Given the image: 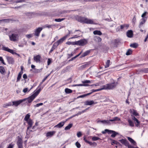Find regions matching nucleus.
<instances>
[{"mask_svg": "<svg viewBox=\"0 0 148 148\" xmlns=\"http://www.w3.org/2000/svg\"><path fill=\"white\" fill-rule=\"evenodd\" d=\"M74 18L78 22L81 23L88 24H93V21L91 19H88L87 18L76 15L74 16Z\"/></svg>", "mask_w": 148, "mask_h": 148, "instance_id": "1", "label": "nucleus"}, {"mask_svg": "<svg viewBox=\"0 0 148 148\" xmlns=\"http://www.w3.org/2000/svg\"><path fill=\"white\" fill-rule=\"evenodd\" d=\"M113 80L112 82L103 85L102 88V90H111L115 88L118 83L117 82L114 81V80Z\"/></svg>", "mask_w": 148, "mask_h": 148, "instance_id": "2", "label": "nucleus"}, {"mask_svg": "<svg viewBox=\"0 0 148 148\" xmlns=\"http://www.w3.org/2000/svg\"><path fill=\"white\" fill-rule=\"evenodd\" d=\"M41 89L42 88H40L38 89L32 95L29 96L27 98H25V99H26L25 101L27 100L29 103H31L34 100L36 97L39 93L41 90Z\"/></svg>", "mask_w": 148, "mask_h": 148, "instance_id": "3", "label": "nucleus"}, {"mask_svg": "<svg viewBox=\"0 0 148 148\" xmlns=\"http://www.w3.org/2000/svg\"><path fill=\"white\" fill-rule=\"evenodd\" d=\"M121 40L119 38L114 39L111 41V44L113 47L117 48L118 45L121 43Z\"/></svg>", "mask_w": 148, "mask_h": 148, "instance_id": "4", "label": "nucleus"}, {"mask_svg": "<svg viewBox=\"0 0 148 148\" xmlns=\"http://www.w3.org/2000/svg\"><path fill=\"white\" fill-rule=\"evenodd\" d=\"M77 45L80 46H84L88 43V40L86 39H83L76 41Z\"/></svg>", "mask_w": 148, "mask_h": 148, "instance_id": "5", "label": "nucleus"}, {"mask_svg": "<svg viewBox=\"0 0 148 148\" xmlns=\"http://www.w3.org/2000/svg\"><path fill=\"white\" fill-rule=\"evenodd\" d=\"M2 49L3 50L10 52L12 54H15L19 57L20 56V55L19 54L17 53L16 52H14V50L10 49L8 47H5V46H3L2 47Z\"/></svg>", "mask_w": 148, "mask_h": 148, "instance_id": "6", "label": "nucleus"}, {"mask_svg": "<svg viewBox=\"0 0 148 148\" xmlns=\"http://www.w3.org/2000/svg\"><path fill=\"white\" fill-rule=\"evenodd\" d=\"M18 140L16 144L18 148H23V141L22 138L19 136L17 137Z\"/></svg>", "mask_w": 148, "mask_h": 148, "instance_id": "7", "label": "nucleus"}, {"mask_svg": "<svg viewBox=\"0 0 148 148\" xmlns=\"http://www.w3.org/2000/svg\"><path fill=\"white\" fill-rule=\"evenodd\" d=\"M18 34H12L11 35L9 36L10 40L11 41H15L18 39Z\"/></svg>", "mask_w": 148, "mask_h": 148, "instance_id": "8", "label": "nucleus"}, {"mask_svg": "<svg viewBox=\"0 0 148 148\" xmlns=\"http://www.w3.org/2000/svg\"><path fill=\"white\" fill-rule=\"evenodd\" d=\"M26 99H23L21 100H20L16 101H14L12 102L13 104L12 106H17L18 105L20 104L21 103L25 101Z\"/></svg>", "mask_w": 148, "mask_h": 148, "instance_id": "9", "label": "nucleus"}, {"mask_svg": "<svg viewBox=\"0 0 148 148\" xmlns=\"http://www.w3.org/2000/svg\"><path fill=\"white\" fill-rule=\"evenodd\" d=\"M120 120V118L117 117H115L113 118V119H110L109 120H106L105 123L107 124H110V121L112 122L115 121H119Z\"/></svg>", "mask_w": 148, "mask_h": 148, "instance_id": "10", "label": "nucleus"}, {"mask_svg": "<svg viewBox=\"0 0 148 148\" xmlns=\"http://www.w3.org/2000/svg\"><path fill=\"white\" fill-rule=\"evenodd\" d=\"M42 29L43 28L42 27H39L37 28L35 31L34 35L37 37L39 36L40 34Z\"/></svg>", "mask_w": 148, "mask_h": 148, "instance_id": "11", "label": "nucleus"}, {"mask_svg": "<svg viewBox=\"0 0 148 148\" xmlns=\"http://www.w3.org/2000/svg\"><path fill=\"white\" fill-rule=\"evenodd\" d=\"M6 59L7 60L8 63L10 64H13L14 62V60L13 58L11 57L6 56Z\"/></svg>", "mask_w": 148, "mask_h": 148, "instance_id": "12", "label": "nucleus"}, {"mask_svg": "<svg viewBox=\"0 0 148 148\" xmlns=\"http://www.w3.org/2000/svg\"><path fill=\"white\" fill-rule=\"evenodd\" d=\"M66 39V37H63L57 41V42H55V43L58 46L59 45L62 44Z\"/></svg>", "mask_w": 148, "mask_h": 148, "instance_id": "13", "label": "nucleus"}, {"mask_svg": "<svg viewBox=\"0 0 148 148\" xmlns=\"http://www.w3.org/2000/svg\"><path fill=\"white\" fill-rule=\"evenodd\" d=\"M28 124V126L27 127V131L29 129V128L32 127L33 122L31 119H29L28 121H26Z\"/></svg>", "mask_w": 148, "mask_h": 148, "instance_id": "14", "label": "nucleus"}, {"mask_svg": "<svg viewBox=\"0 0 148 148\" xmlns=\"http://www.w3.org/2000/svg\"><path fill=\"white\" fill-rule=\"evenodd\" d=\"M84 105L85 106H90L92 105H94L95 104L94 101L93 100L87 101L84 102Z\"/></svg>", "mask_w": 148, "mask_h": 148, "instance_id": "15", "label": "nucleus"}, {"mask_svg": "<svg viewBox=\"0 0 148 148\" xmlns=\"http://www.w3.org/2000/svg\"><path fill=\"white\" fill-rule=\"evenodd\" d=\"M122 144L124 145L125 146H127V144H129V142L125 139H122L119 140Z\"/></svg>", "mask_w": 148, "mask_h": 148, "instance_id": "16", "label": "nucleus"}, {"mask_svg": "<svg viewBox=\"0 0 148 148\" xmlns=\"http://www.w3.org/2000/svg\"><path fill=\"white\" fill-rule=\"evenodd\" d=\"M130 113L132 114L135 116H138L139 114L137 112L136 110L134 109H130Z\"/></svg>", "mask_w": 148, "mask_h": 148, "instance_id": "17", "label": "nucleus"}, {"mask_svg": "<svg viewBox=\"0 0 148 148\" xmlns=\"http://www.w3.org/2000/svg\"><path fill=\"white\" fill-rule=\"evenodd\" d=\"M127 36L129 38H132L133 36V32L131 30H128L127 32Z\"/></svg>", "mask_w": 148, "mask_h": 148, "instance_id": "18", "label": "nucleus"}, {"mask_svg": "<svg viewBox=\"0 0 148 148\" xmlns=\"http://www.w3.org/2000/svg\"><path fill=\"white\" fill-rule=\"evenodd\" d=\"M89 64L88 62H87L86 64L82 65L79 67V69L80 70H83L86 68H87L89 66Z\"/></svg>", "mask_w": 148, "mask_h": 148, "instance_id": "19", "label": "nucleus"}, {"mask_svg": "<svg viewBox=\"0 0 148 148\" xmlns=\"http://www.w3.org/2000/svg\"><path fill=\"white\" fill-rule=\"evenodd\" d=\"M91 50H88L86 51L84 53H83V54L81 55L80 57V58H82L86 56H87L90 53V51Z\"/></svg>", "mask_w": 148, "mask_h": 148, "instance_id": "20", "label": "nucleus"}, {"mask_svg": "<svg viewBox=\"0 0 148 148\" xmlns=\"http://www.w3.org/2000/svg\"><path fill=\"white\" fill-rule=\"evenodd\" d=\"M56 133L55 131H50L47 132L46 134L47 137H51Z\"/></svg>", "mask_w": 148, "mask_h": 148, "instance_id": "21", "label": "nucleus"}, {"mask_svg": "<svg viewBox=\"0 0 148 148\" xmlns=\"http://www.w3.org/2000/svg\"><path fill=\"white\" fill-rule=\"evenodd\" d=\"M65 122H61L59 123L57 125H56L54 127L57 128H61L64 125L65 123Z\"/></svg>", "mask_w": 148, "mask_h": 148, "instance_id": "22", "label": "nucleus"}, {"mask_svg": "<svg viewBox=\"0 0 148 148\" xmlns=\"http://www.w3.org/2000/svg\"><path fill=\"white\" fill-rule=\"evenodd\" d=\"M147 17L145 18V19L144 18H142L141 20V21L139 25V27L140 28L141 26L143 25L144 23H145L147 20Z\"/></svg>", "mask_w": 148, "mask_h": 148, "instance_id": "23", "label": "nucleus"}, {"mask_svg": "<svg viewBox=\"0 0 148 148\" xmlns=\"http://www.w3.org/2000/svg\"><path fill=\"white\" fill-rule=\"evenodd\" d=\"M58 46L54 43L52 47L49 52V54H50Z\"/></svg>", "mask_w": 148, "mask_h": 148, "instance_id": "24", "label": "nucleus"}, {"mask_svg": "<svg viewBox=\"0 0 148 148\" xmlns=\"http://www.w3.org/2000/svg\"><path fill=\"white\" fill-rule=\"evenodd\" d=\"M0 73L2 74H5V70L4 67L3 66H0Z\"/></svg>", "mask_w": 148, "mask_h": 148, "instance_id": "25", "label": "nucleus"}, {"mask_svg": "<svg viewBox=\"0 0 148 148\" xmlns=\"http://www.w3.org/2000/svg\"><path fill=\"white\" fill-rule=\"evenodd\" d=\"M40 56L39 55H38L36 56H34V58L36 62H40Z\"/></svg>", "mask_w": 148, "mask_h": 148, "instance_id": "26", "label": "nucleus"}, {"mask_svg": "<svg viewBox=\"0 0 148 148\" xmlns=\"http://www.w3.org/2000/svg\"><path fill=\"white\" fill-rule=\"evenodd\" d=\"M112 133V134L111 135V137L113 138L115 137L118 134V133L116 132L115 131L111 130L110 132V134Z\"/></svg>", "mask_w": 148, "mask_h": 148, "instance_id": "27", "label": "nucleus"}, {"mask_svg": "<svg viewBox=\"0 0 148 148\" xmlns=\"http://www.w3.org/2000/svg\"><path fill=\"white\" fill-rule=\"evenodd\" d=\"M93 33L94 35H101L102 34V33L101 32V31L99 30H95L93 32Z\"/></svg>", "mask_w": 148, "mask_h": 148, "instance_id": "28", "label": "nucleus"}, {"mask_svg": "<svg viewBox=\"0 0 148 148\" xmlns=\"http://www.w3.org/2000/svg\"><path fill=\"white\" fill-rule=\"evenodd\" d=\"M30 115L29 114H27L25 116L24 120L26 121H28L29 119H30Z\"/></svg>", "mask_w": 148, "mask_h": 148, "instance_id": "29", "label": "nucleus"}, {"mask_svg": "<svg viewBox=\"0 0 148 148\" xmlns=\"http://www.w3.org/2000/svg\"><path fill=\"white\" fill-rule=\"evenodd\" d=\"M128 140L132 144L135 145L136 144V142L132 138L130 137H127Z\"/></svg>", "mask_w": 148, "mask_h": 148, "instance_id": "30", "label": "nucleus"}, {"mask_svg": "<svg viewBox=\"0 0 148 148\" xmlns=\"http://www.w3.org/2000/svg\"><path fill=\"white\" fill-rule=\"evenodd\" d=\"M42 68L40 69H34L33 72L34 73H38L41 72L42 70Z\"/></svg>", "mask_w": 148, "mask_h": 148, "instance_id": "31", "label": "nucleus"}, {"mask_svg": "<svg viewBox=\"0 0 148 148\" xmlns=\"http://www.w3.org/2000/svg\"><path fill=\"white\" fill-rule=\"evenodd\" d=\"M11 20L10 19H0V23L3 22H9L10 21H11Z\"/></svg>", "mask_w": 148, "mask_h": 148, "instance_id": "32", "label": "nucleus"}, {"mask_svg": "<svg viewBox=\"0 0 148 148\" xmlns=\"http://www.w3.org/2000/svg\"><path fill=\"white\" fill-rule=\"evenodd\" d=\"M12 105V102H9L8 103H6L3 104V107L5 108H6L7 107L10 106Z\"/></svg>", "mask_w": 148, "mask_h": 148, "instance_id": "33", "label": "nucleus"}, {"mask_svg": "<svg viewBox=\"0 0 148 148\" xmlns=\"http://www.w3.org/2000/svg\"><path fill=\"white\" fill-rule=\"evenodd\" d=\"M66 44H67L69 45H77L76 41L70 42V41H68L66 42Z\"/></svg>", "mask_w": 148, "mask_h": 148, "instance_id": "34", "label": "nucleus"}, {"mask_svg": "<svg viewBox=\"0 0 148 148\" xmlns=\"http://www.w3.org/2000/svg\"><path fill=\"white\" fill-rule=\"evenodd\" d=\"M73 124L70 123L66 127L64 128L65 130H69L73 126Z\"/></svg>", "mask_w": 148, "mask_h": 148, "instance_id": "35", "label": "nucleus"}, {"mask_svg": "<svg viewBox=\"0 0 148 148\" xmlns=\"http://www.w3.org/2000/svg\"><path fill=\"white\" fill-rule=\"evenodd\" d=\"M95 41L98 42H100L101 41V39L99 37L96 36L95 37Z\"/></svg>", "mask_w": 148, "mask_h": 148, "instance_id": "36", "label": "nucleus"}, {"mask_svg": "<svg viewBox=\"0 0 148 148\" xmlns=\"http://www.w3.org/2000/svg\"><path fill=\"white\" fill-rule=\"evenodd\" d=\"M65 92L66 94H69L72 92V90L71 89L68 88H66L65 89Z\"/></svg>", "mask_w": 148, "mask_h": 148, "instance_id": "37", "label": "nucleus"}, {"mask_svg": "<svg viewBox=\"0 0 148 148\" xmlns=\"http://www.w3.org/2000/svg\"><path fill=\"white\" fill-rule=\"evenodd\" d=\"M111 130H109L107 129H106L104 130V131H103L102 133L103 134H105L106 133H107L108 134H110V132Z\"/></svg>", "mask_w": 148, "mask_h": 148, "instance_id": "38", "label": "nucleus"}, {"mask_svg": "<svg viewBox=\"0 0 148 148\" xmlns=\"http://www.w3.org/2000/svg\"><path fill=\"white\" fill-rule=\"evenodd\" d=\"M89 86V84H75L73 85L74 86Z\"/></svg>", "mask_w": 148, "mask_h": 148, "instance_id": "39", "label": "nucleus"}, {"mask_svg": "<svg viewBox=\"0 0 148 148\" xmlns=\"http://www.w3.org/2000/svg\"><path fill=\"white\" fill-rule=\"evenodd\" d=\"M127 121L129 123V125L132 127L134 126V125L133 121L130 119H128Z\"/></svg>", "mask_w": 148, "mask_h": 148, "instance_id": "40", "label": "nucleus"}, {"mask_svg": "<svg viewBox=\"0 0 148 148\" xmlns=\"http://www.w3.org/2000/svg\"><path fill=\"white\" fill-rule=\"evenodd\" d=\"M113 141L112 143V145H113V144L116 145H119V146H121V145L119 142L114 140H112Z\"/></svg>", "mask_w": 148, "mask_h": 148, "instance_id": "41", "label": "nucleus"}, {"mask_svg": "<svg viewBox=\"0 0 148 148\" xmlns=\"http://www.w3.org/2000/svg\"><path fill=\"white\" fill-rule=\"evenodd\" d=\"M130 46L132 47H133L134 48H136L138 47V44L136 43H134L131 44Z\"/></svg>", "mask_w": 148, "mask_h": 148, "instance_id": "42", "label": "nucleus"}, {"mask_svg": "<svg viewBox=\"0 0 148 148\" xmlns=\"http://www.w3.org/2000/svg\"><path fill=\"white\" fill-rule=\"evenodd\" d=\"M55 25H49L48 24H46L44 27V28H51L53 26H54Z\"/></svg>", "mask_w": 148, "mask_h": 148, "instance_id": "43", "label": "nucleus"}, {"mask_svg": "<svg viewBox=\"0 0 148 148\" xmlns=\"http://www.w3.org/2000/svg\"><path fill=\"white\" fill-rule=\"evenodd\" d=\"M132 51L131 50L129 49L127 51L126 55L127 56L130 55L132 53Z\"/></svg>", "mask_w": 148, "mask_h": 148, "instance_id": "44", "label": "nucleus"}, {"mask_svg": "<svg viewBox=\"0 0 148 148\" xmlns=\"http://www.w3.org/2000/svg\"><path fill=\"white\" fill-rule=\"evenodd\" d=\"M110 60H108L106 63V64L105 66V68H107L110 65Z\"/></svg>", "mask_w": 148, "mask_h": 148, "instance_id": "45", "label": "nucleus"}, {"mask_svg": "<svg viewBox=\"0 0 148 148\" xmlns=\"http://www.w3.org/2000/svg\"><path fill=\"white\" fill-rule=\"evenodd\" d=\"M140 72H143L145 73H148V68H145L144 69L140 70Z\"/></svg>", "mask_w": 148, "mask_h": 148, "instance_id": "46", "label": "nucleus"}, {"mask_svg": "<svg viewBox=\"0 0 148 148\" xmlns=\"http://www.w3.org/2000/svg\"><path fill=\"white\" fill-rule=\"evenodd\" d=\"M65 19V18H55V21L57 22H60L61 21H63Z\"/></svg>", "mask_w": 148, "mask_h": 148, "instance_id": "47", "label": "nucleus"}, {"mask_svg": "<svg viewBox=\"0 0 148 148\" xmlns=\"http://www.w3.org/2000/svg\"><path fill=\"white\" fill-rule=\"evenodd\" d=\"M136 122L135 123V126L136 127H138V126H139L140 122L137 119L136 121Z\"/></svg>", "mask_w": 148, "mask_h": 148, "instance_id": "48", "label": "nucleus"}, {"mask_svg": "<svg viewBox=\"0 0 148 148\" xmlns=\"http://www.w3.org/2000/svg\"><path fill=\"white\" fill-rule=\"evenodd\" d=\"M102 90V88L97 89H92L91 90V93L96 92Z\"/></svg>", "mask_w": 148, "mask_h": 148, "instance_id": "49", "label": "nucleus"}, {"mask_svg": "<svg viewBox=\"0 0 148 148\" xmlns=\"http://www.w3.org/2000/svg\"><path fill=\"white\" fill-rule=\"evenodd\" d=\"M92 140L93 141H96L98 140H101V139L100 138L97 136L93 137L92 138Z\"/></svg>", "mask_w": 148, "mask_h": 148, "instance_id": "50", "label": "nucleus"}, {"mask_svg": "<svg viewBox=\"0 0 148 148\" xmlns=\"http://www.w3.org/2000/svg\"><path fill=\"white\" fill-rule=\"evenodd\" d=\"M25 14L28 16L29 18H31L32 17V13L30 12H27Z\"/></svg>", "mask_w": 148, "mask_h": 148, "instance_id": "51", "label": "nucleus"}, {"mask_svg": "<svg viewBox=\"0 0 148 148\" xmlns=\"http://www.w3.org/2000/svg\"><path fill=\"white\" fill-rule=\"evenodd\" d=\"M43 82H43L42 81L40 82L39 85L38 86V87L37 88V90H38L39 89H40V88H42L41 90H42V89L43 88V87H41V86L42 85V83H43Z\"/></svg>", "mask_w": 148, "mask_h": 148, "instance_id": "52", "label": "nucleus"}, {"mask_svg": "<svg viewBox=\"0 0 148 148\" xmlns=\"http://www.w3.org/2000/svg\"><path fill=\"white\" fill-rule=\"evenodd\" d=\"M14 145V144H12V143L9 144L7 148H13Z\"/></svg>", "mask_w": 148, "mask_h": 148, "instance_id": "53", "label": "nucleus"}, {"mask_svg": "<svg viewBox=\"0 0 148 148\" xmlns=\"http://www.w3.org/2000/svg\"><path fill=\"white\" fill-rule=\"evenodd\" d=\"M147 12H145L142 15L141 17H142V18H145V16L147 15Z\"/></svg>", "mask_w": 148, "mask_h": 148, "instance_id": "54", "label": "nucleus"}, {"mask_svg": "<svg viewBox=\"0 0 148 148\" xmlns=\"http://www.w3.org/2000/svg\"><path fill=\"white\" fill-rule=\"evenodd\" d=\"M75 145L78 148H79L81 147V145L78 141L76 142Z\"/></svg>", "mask_w": 148, "mask_h": 148, "instance_id": "55", "label": "nucleus"}, {"mask_svg": "<svg viewBox=\"0 0 148 148\" xmlns=\"http://www.w3.org/2000/svg\"><path fill=\"white\" fill-rule=\"evenodd\" d=\"M22 75H21L20 74H18L17 79V80L16 82H18L19 81Z\"/></svg>", "mask_w": 148, "mask_h": 148, "instance_id": "56", "label": "nucleus"}, {"mask_svg": "<svg viewBox=\"0 0 148 148\" xmlns=\"http://www.w3.org/2000/svg\"><path fill=\"white\" fill-rule=\"evenodd\" d=\"M79 34H79L77 35H75L71 37V38H70V39H73L78 38L80 36H78Z\"/></svg>", "mask_w": 148, "mask_h": 148, "instance_id": "57", "label": "nucleus"}, {"mask_svg": "<svg viewBox=\"0 0 148 148\" xmlns=\"http://www.w3.org/2000/svg\"><path fill=\"white\" fill-rule=\"evenodd\" d=\"M76 11V10H69V11H68V10H64V11H62V13H67L69 12H71V11Z\"/></svg>", "mask_w": 148, "mask_h": 148, "instance_id": "58", "label": "nucleus"}, {"mask_svg": "<svg viewBox=\"0 0 148 148\" xmlns=\"http://www.w3.org/2000/svg\"><path fill=\"white\" fill-rule=\"evenodd\" d=\"M43 105V103H37L36 105L34 106V107H38L40 106H42Z\"/></svg>", "mask_w": 148, "mask_h": 148, "instance_id": "59", "label": "nucleus"}, {"mask_svg": "<svg viewBox=\"0 0 148 148\" xmlns=\"http://www.w3.org/2000/svg\"><path fill=\"white\" fill-rule=\"evenodd\" d=\"M83 84H86V83H90V81L89 80H86L84 81H82Z\"/></svg>", "mask_w": 148, "mask_h": 148, "instance_id": "60", "label": "nucleus"}, {"mask_svg": "<svg viewBox=\"0 0 148 148\" xmlns=\"http://www.w3.org/2000/svg\"><path fill=\"white\" fill-rule=\"evenodd\" d=\"M52 62L51 59V58H48L47 60V65H49Z\"/></svg>", "mask_w": 148, "mask_h": 148, "instance_id": "61", "label": "nucleus"}, {"mask_svg": "<svg viewBox=\"0 0 148 148\" xmlns=\"http://www.w3.org/2000/svg\"><path fill=\"white\" fill-rule=\"evenodd\" d=\"M77 136L78 137H80L82 135V134L81 133V132H78L77 133Z\"/></svg>", "mask_w": 148, "mask_h": 148, "instance_id": "62", "label": "nucleus"}, {"mask_svg": "<svg viewBox=\"0 0 148 148\" xmlns=\"http://www.w3.org/2000/svg\"><path fill=\"white\" fill-rule=\"evenodd\" d=\"M127 146L128 147V148H135V147H134L133 146L130 145L129 143L128 144H127Z\"/></svg>", "mask_w": 148, "mask_h": 148, "instance_id": "63", "label": "nucleus"}, {"mask_svg": "<svg viewBox=\"0 0 148 148\" xmlns=\"http://www.w3.org/2000/svg\"><path fill=\"white\" fill-rule=\"evenodd\" d=\"M26 37L28 38H29L32 37V34H27L26 35Z\"/></svg>", "mask_w": 148, "mask_h": 148, "instance_id": "64", "label": "nucleus"}]
</instances>
